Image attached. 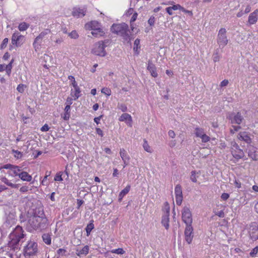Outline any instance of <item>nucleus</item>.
Returning <instances> with one entry per match:
<instances>
[{"mask_svg": "<svg viewBox=\"0 0 258 258\" xmlns=\"http://www.w3.org/2000/svg\"><path fill=\"white\" fill-rule=\"evenodd\" d=\"M25 234L22 227L17 226L10 234L9 247L15 250L19 248V242L24 237Z\"/></svg>", "mask_w": 258, "mask_h": 258, "instance_id": "1", "label": "nucleus"}, {"mask_svg": "<svg viewBox=\"0 0 258 258\" xmlns=\"http://www.w3.org/2000/svg\"><path fill=\"white\" fill-rule=\"evenodd\" d=\"M111 31L118 35H120L125 40L130 38V31L128 25L124 23L113 24L111 27Z\"/></svg>", "mask_w": 258, "mask_h": 258, "instance_id": "2", "label": "nucleus"}, {"mask_svg": "<svg viewBox=\"0 0 258 258\" xmlns=\"http://www.w3.org/2000/svg\"><path fill=\"white\" fill-rule=\"evenodd\" d=\"M46 221V218L44 217L43 213H42L39 216L34 214L33 216H31L28 223L33 229H37L39 228H43Z\"/></svg>", "mask_w": 258, "mask_h": 258, "instance_id": "3", "label": "nucleus"}, {"mask_svg": "<svg viewBox=\"0 0 258 258\" xmlns=\"http://www.w3.org/2000/svg\"><path fill=\"white\" fill-rule=\"evenodd\" d=\"M225 28H221L218 33L217 42L220 48H223L228 42Z\"/></svg>", "mask_w": 258, "mask_h": 258, "instance_id": "4", "label": "nucleus"}, {"mask_svg": "<svg viewBox=\"0 0 258 258\" xmlns=\"http://www.w3.org/2000/svg\"><path fill=\"white\" fill-rule=\"evenodd\" d=\"M37 252V244L32 241H29L24 248V255L26 257L35 255Z\"/></svg>", "mask_w": 258, "mask_h": 258, "instance_id": "5", "label": "nucleus"}, {"mask_svg": "<svg viewBox=\"0 0 258 258\" xmlns=\"http://www.w3.org/2000/svg\"><path fill=\"white\" fill-rule=\"evenodd\" d=\"M105 47V46L103 41H98L94 45L91 52L96 55L104 56L106 54Z\"/></svg>", "mask_w": 258, "mask_h": 258, "instance_id": "6", "label": "nucleus"}, {"mask_svg": "<svg viewBox=\"0 0 258 258\" xmlns=\"http://www.w3.org/2000/svg\"><path fill=\"white\" fill-rule=\"evenodd\" d=\"M230 151L233 157L236 159L242 158L244 156L243 150L240 149L238 144L234 141L231 142Z\"/></svg>", "mask_w": 258, "mask_h": 258, "instance_id": "7", "label": "nucleus"}, {"mask_svg": "<svg viewBox=\"0 0 258 258\" xmlns=\"http://www.w3.org/2000/svg\"><path fill=\"white\" fill-rule=\"evenodd\" d=\"M182 220L186 225H190L192 223V218L191 211L187 207H184L181 211Z\"/></svg>", "mask_w": 258, "mask_h": 258, "instance_id": "8", "label": "nucleus"}, {"mask_svg": "<svg viewBox=\"0 0 258 258\" xmlns=\"http://www.w3.org/2000/svg\"><path fill=\"white\" fill-rule=\"evenodd\" d=\"M24 42V37L18 32H15L12 37V43L17 47L20 46Z\"/></svg>", "mask_w": 258, "mask_h": 258, "instance_id": "9", "label": "nucleus"}, {"mask_svg": "<svg viewBox=\"0 0 258 258\" xmlns=\"http://www.w3.org/2000/svg\"><path fill=\"white\" fill-rule=\"evenodd\" d=\"M169 213L170 208L167 204L166 206L164 209V214L162 216L161 223L162 225L166 229H168L169 227Z\"/></svg>", "mask_w": 258, "mask_h": 258, "instance_id": "10", "label": "nucleus"}, {"mask_svg": "<svg viewBox=\"0 0 258 258\" xmlns=\"http://www.w3.org/2000/svg\"><path fill=\"white\" fill-rule=\"evenodd\" d=\"M194 229L191 225H186L184 230V237L185 241L190 244L192 242L194 237Z\"/></svg>", "mask_w": 258, "mask_h": 258, "instance_id": "11", "label": "nucleus"}, {"mask_svg": "<svg viewBox=\"0 0 258 258\" xmlns=\"http://www.w3.org/2000/svg\"><path fill=\"white\" fill-rule=\"evenodd\" d=\"M248 233L250 238L253 240L258 239V225L255 223H251L248 228Z\"/></svg>", "mask_w": 258, "mask_h": 258, "instance_id": "12", "label": "nucleus"}, {"mask_svg": "<svg viewBox=\"0 0 258 258\" xmlns=\"http://www.w3.org/2000/svg\"><path fill=\"white\" fill-rule=\"evenodd\" d=\"M174 191L176 204L179 206L181 204L183 200L181 186L179 184L176 185L175 187Z\"/></svg>", "mask_w": 258, "mask_h": 258, "instance_id": "13", "label": "nucleus"}, {"mask_svg": "<svg viewBox=\"0 0 258 258\" xmlns=\"http://www.w3.org/2000/svg\"><path fill=\"white\" fill-rule=\"evenodd\" d=\"M120 121H124L129 126H132L133 119L131 115L128 113H123L119 118Z\"/></svg>", "mask_w": 258, "mask_h": 258, "instance_id": "14", "label": "nucleus"}, {"mask_svg": "<svg viewBox=\"0 0 258 258\" xmlns=\"http://www.w3.org/2000/svg\"><path fill=\"white\" fill-rule=\"evenodd\" d=\"M86 13V9L85 8H75L72 12V15L76 17H83Z\"/></svg>", "mask_w": 258, "mask_h": 258, "instance_id": "15", "label": "nucleus"}, {"mask_svg": "<svg viewBox=\"0 0 258 258\" xmlns=\"http://www.w3.org/2000/svg\"><path fill=\"white\" fill-rule=\"evenodd\" d=\"M230 119L232 123H236L240 124L243 120V117L239 112L235 114H232L230 116Z\"/></svg>", "mask_w": 258, "mask_h": 258, "instance_id": "16", "label": "nucleus"}, {"mask_svg": "<svg viewBox=\"0 0 258 258\" xmlns=\"http://www.w3.org/2000/svg\"><path fill=\"white\" fill-rule=\"evenodd\" d=\"M21 170L20 167L14 165L12 168H11V170L9 171L8 174L12 177L19 176Z\"/></svg>", "mask_w": 258, "mask_h": 258, "instance_id": "17", "label": "nucleus"}, {"mask_svg": "<svg viewBox=\"0 0 258 258\" xmlns=\"http://www.w3.org/2000/svg\"><path fill=\"white\" fill-rule=\"evenodd\" d=\"M237 138L241 141H244L247 143H250L251 140L249 134L246 132H240L237 135Z\"/></svg>", "mask_w": 258, "mask_h": 258, "instance_id": "18", "label": "nucleus"}, {"mask_svg": "<svg viewBox=\"0 0 258 258\" xmlns=\"http://www.w3.org/2000/svg\"><path fill=\"white\" fill-rule=\"evenodd\" d=\"M147 70L150 72L152 77L156 78L158 76L156 68L155 65L153 64L151 61L148 62Z\"/></svg>", "mask_w": 258, "mask_h": 258, "instance_id": "19", "label": "nucleus"}, {"mask_svg": "<svg viewBox=\"0 0 258 258\" xmlns=\"http://www.w3.org/2000/svg\"><path fill=\"white\" fill-rule=\"evenodd\" d=\"M257 14L258 10H256L249 15L248 21L249 24H254L256 22L257 20Z\"/></svg>", "mask_w": 258, "mask_h": 258, "instance_id": "20", "label": "nucleus"}, {"mask_svg": "<svg viewBox=\"0 0 258 258\" xmlns=\"http://www.w3.org/2000/svg\"><path fill=\"white\" fill-rule=\"evenodd\" d=\"M99 23L96 21H91L85 25V28L87 29H91L92 31L96 30V29L100 27Z\"/></svg>", "mask_w": 258, "mask_h": 258, "instance_id": "21", "label": "nucleus"}, {"mask_svg": "<svg viewBox=\"0 0 258 258\" xmlns=\"http://www.w3.org/2000/svg\"><path fill=\"white\" fill-rule=\"evenodd\" d=\"M89 250V246L86 245L81 249H77L76 250V254L80 257L82 255H86L88 253Z\"/></svg>", "mask_w": 258, "mask_h": 258, "instance_id": "22", "label": "nucleus"}, {"mask_svg": "<svg viewBox=\"0 0 258 258\" xmlns=\"http://www.w3.org/2000/svg\"><path fill=\"white\" fill-rule=\"evenodd\" d=\"M23 181H30L32 180L31 175L26 171H21L19 176Z\"/></svg>", "mask_w": 258, "mask_h": 258, "instance_id": "23", "label": "nucleus"}, {"mask_svg": "<svg viewBox=\"0 0 258 258\" xmlns=\"http://www.w3.org/2000/svg\"><path fill=\"white\" fill-rule=\"evenodd\" d=\"M74 89H72L71 95L74 98V100L77 99L80 97V89L78 86L73 87Z\"/></svg>", "mask_w": 258, "mask_h": 258, "instance_id": "24", "label": "nucleus"}, {"mask_svg": "<svg viewBox=\"0 0 258 258\" xmlns=\"http://www.w3.org/2000/svg\"><path fill=\"white\" fill-rule=\"evenodd\" d=\"M119 154L122 161L130 160V156L124 149L121 148L120 149Z\"/></svg>", "mask_w": 258, "mask_h": 258, "instance_id": "25", "label": "nucleus"}, {"mask_svg": "<svg viewBox=\"0 0 258 258\" xmlns=\"http://www.w3.org/2000/svg\"><path fill=\"white\" fill-rule=\"evenodd\" d=\"M42 39L41 38L39 39V36L36 37L34 40V41L33 43V45L35 50L37 51L39 50L40 48V46L42 43Z\"/></svg>", "mask_w": 258, "mask_h": 258, "instance_id": "26", "label": "nucleus"}, {"mask_svg": "<svg viewBox=\"0 0 258 258\" xmlns=\"http://www.w3.org/2000/svg\"><path fill=\"white\" fill-rule=\"evenodd\" d=\"M91 34L95 37H99L103 36L105 33L103 30L101 29L100 27H99L96 30H93V31H92Z\"/></svg>", "mask_w": 258, "mask_h": 258, "instance_id": "27", "label": "nucleus"}, {"mask_svg": "<svg viewBox=\"0 0 258 258\" xmlns=\"http://www.w3.org/2000/svg\"><path fill=\"white\" fill-rule=\"evenodd\" d=\"M70 109L71 107H69V105H66L64 108V113L63 115H61V117L65 120H68L69 119L70 117Z\"/></svg>", "mask_w": 258, "mask_h": 258, "instance_id": "28", "label": "nucleus"}, {"mask_svg": "<svg viewBox=\"0 0 258 258\" xmlns=\"http://www.w3.org/2000/svg\"><path fill=\"white\" fill-rule=\"evenodd\" d=\"M131 186L127 185L123 190H122L119 194V199L121 200L123 197L126 195L130 190Z\"/></svg>", "mask_w": 258, "mask_h": 258, "instance_id": "29", "label": "nucleus"}, {"mask_svg": "<svg viewBox=\"0 0 258 258\" xmlns=\"http://www.w3.org/2000/svg\"><path fill=\"white\" fill-rule=\"evenodd\" d=\"M42 238L43 240L46 244L48 245H50L51 244V239L50 235L48 234H44L42 235Z\"/></svg>", "mask_w": 258, "mask_h": 258, "instance_id": "30", "label": "nucleus"}, {"mask_svg": "<svg viewBox=\"0 0 258 258\" xmlns=\"http://www.w3.org/2000/svg\"><path fill=\"white\" fill-rule=\"evenodd\" d=\"M255 150L254 148L252 147H250V149H249L248 151V156L253 160L256 159V154H255Z\"/></svg>", "mask_w": 258, "mask_h": 258, "instance_id": "31", "label": "nucleus"}, {"mask_svg": "<svg viewBox=\"0 0 258 258\" xmlns=\"http://www.w3.org/2000/svg\"><path fill=\"white\" fill-rule=\"evenodd\" d=\"M205 134V133L203 128L197 127L195 129V134L197 137L201 138Z\"/></svg>", "mask_w": 258, "mask_h": 258, "instance_id": "32", "label": "nucleus"}, {"mask_svg": "<svg viewBox=\"0 0 258 258\" xmlns=\"http://www.w3.org/2000/svg\"><path fill=\"white\" fill-rule=\"evenodd\" d=\"M144 149L148 153H152L153 150L150 146L148 144L147 141L146 140H144V144L143 145Z\"/></svg>", "mask_w": 258, "mask_h": 258, "instance_id": "33", "label": "nucleus"}, {"mask_svg": "<svg viewBox=\"0 0 258 258\" xmlns=\"http://www.w3.org/2000/svg\"><path fill=\"white\" fill-rule=\"evenodd\" d=\"M29 27V24L25 22L21 23L18 26V29L20 31L26 30Z\"/></svg>", "mask_w": 258, "mask_h": 258, "instance_id": "34", "label": "nucleus"}, {"mask_svg": "<svg viewBox=\"0 0 258 258\" xmlns=\"http://www.w3.org/2000/svg\"><path fill=\"white\" fill-rule=\"evenodd\" d=\"M94 226L93 222H90L89 224L87 225L86 227V231L87 233V235L89 236L90 234L91 231L93 229H94Z\"/></svg>", "mask_w": 258, "mask_h": 258, "instance_id": "35", "label": "nucleus"}, {"mask_svg": "<svg viewBox=\"0 0 258 258\" xmlns=\"http://www.w3.org/2000/svg\"><path fill=\"white\" fill-rule=\"evenodd\" d=\"M138 16V14L137 13H135L132 16L130 22H131V28L132 31H134L135 27L134 26L133 23L137 20Z\"/></svg>", "mask_w": 258, "mask_h": 258, "instance_id": "36", "label": "nucleus"}, {"mask_svg": "<svg viewBox=\"0 0 258 258\" xmlns=\"http://www.w3.org/2000/svg\"><path fill=\"white\" fill-rule=\"evenodd\" d=\"M63 174V172H57L54 178V180L56 181H61L63 180L62 175Z\"/></svg>", "mask_w": 258, "mask_h": 258, "instance_id": "37", "label": "nucleus"}, {"mask_svg": "<svg viewBox=\"0 0 258 258\" xmlns=\"http://www.w3.org/2000/svg\"><path fill=\"white\" fill-rule=\"evenodd\" d=\"M12 153L14 154V156L16 159H20L22 157L23 154L22 152L18 150H12Z\"/></svg>", "mask_w": 258, "mask_h": 258, "instance_id": "38", "label": "nucleus"}, {"mask_svg": "<svg viewBox=\"0 0 258 258\" xmlns=\"http://www.w3.org/2000/svg\"><path fill=\"white\" fill-rule=\"evenodd\" d=\"M50 33V30H49V29L44 30V31H42L38 35L39 39L40 38L42 39H43V38H44L45 37V36L49 34Z\"/></svg>", "mask_w": 258, "mask_h": 258, "instance_id": "39", "label": "nucleus"}, {"mask_svg": "<svg viewBox=\"0 0 258 258\" xmlns=\"http://www.w3.org/2000/svg\"><path fill=\"white\" fill-rule=\"evenodd\" d=\"M197 174H198V173L195 170L194 171H192L191 172V175H190V180L193 182H196L197 181V177H198V176H197Z\"/></svg>", "mask_w": 258, "mask_h": 258, "instance_id": "40", "label": "nucleus"}, {"mask_svg": "<svg viewBox=\"0 0 258 258\" xmlns=\"http://www.w3.org/2000/svg\"><path fill=\"white\" fill-rule=\"evenodd\" d=\"M101 93L108 96H109L111 94V91L110 89H109L108 88L104 87L102 89Z\"/></svg>", "mask_w": 258, "mask_h": 258, "instance_id": "41", "label": "nucleus"}, {"mask_svg": "<svg viewBox=\"0 0 258 258\" xmlns=\"http://www.w3.org/2000/svg\"><path fill=\"white\" fill-rule=\"evenodd\" d=\"M111 252L112 253H116V254H122L125 252L124 250L122 248H121L112 249L111 251Z\"/></svg>", "mask_w": 258, "mask_h": 258, "instance_id": "42", "label": "nucleus"}, {"mask_svg": "<svg viewBox=\"0 0 258 258\" xmlns=\"http://www.w3.org/2000/svg\"><path fill=\"white\" fill-rule=\"evenodd\" d=\"M12 62H11L8 65L6 66L5 70L7 75L9 76L11 73V70L12 68Z\"/></svg>", "mask_w": 258, "mask_h": 258, "instance_id": "43", "label": "nucleus"}, {"mask_svg": "<svg viewBox=\"0 0 258 258\" xmlns=\"http://www.w3.org/2000/svg\"><path fill=\"white\" fill-rule=\"evenodd\" d=\"M140 39H136L135 40L134 44V50L135 51H138V49L140 48Z\"/></svg>", "mask_w": 258, "mask_h": 258, "instance_id": "44", "label": "nucleus"}, {"mask_svg": "<svg viewBox=\"0 0 258 258\" xmlns=\"http://www.w3.org/2000/svg\"><path fill=\"white\" fill-rule=\"evenodd\" d=\"M182 7L179 4L173 5V6L171 7V8L173 11H176V10L181 11L182 9Z\"/></svg>", "mask_w": 258, "mask_h": 258, "instance_id": "45", "label": "nucleus"}, {"mask_svg": "<svg viewBox=\"0 0 258 258\" xmlns=\"http://www.w3.org/2000/svg\"><path fill=\"white\" fill-rule=\"evenodd\" d=\"M71 38L76 39L78 37V34L76 31H73L69 34Z\"/></svg>", "mask_w": 258, "mask_h": 258, "instance_id": "46", "label": "nucleus"}, {"mask_svg": "<svg viewBox=\"0 0 258 258\" xmlns=\"http://www.w3.org/2000/svg\"><path fill=\"white\" fill-rule=\"evenodd\" d=\"M68 78L72 82V85L73 86V87L78 86L77 83L76 82L75 78L73 76H69Z\"/></svg>", "mask_w": 258, "mask_h": 258, "instance_id": "47", "label": "nucleus"}, {"mask_svg": "<svg viewBox=\"0 0 258 258\" xmlns=\"http://www.w3.org/2000/svg\"><path fill=\"white\" fill-rule=\"evenodd\" d=\"M118 108L119 109H120L122 112H125L127 110V106L124 104H118Z\"/></svg>", "mask_w": 258, "mask_h": 258, "instance_id": "48", "label": "nucleus"}, {"mask_svg": "<svg viewBox=\"0 0 258 258\" xmlns=\"http://www.w3.org/2000/svg\"><path fill=\"white\" fill-rule=\"evenodd\" d=\"M8 40H9L7 38H5L3 40L2 43L1 45V48L2 49L5 48L7 46L8 43Z\"/></svg>", "mask_w": 258, "mask_h": 258, "instance_id": "49", "label": "nucleus"}, {"mask_svg": "<svg viewBox=\"0 0 258 258\" xmlns=\"http://www.w3.org/2000/svg\"><path fill=\"white\" fill-rule=\"evenodd\" d=\"M257 252H258V247H255L251 251V252H250V255L252 257H254L256 255V254L257 253Z\"/></svg>", "mask_w": 258, "mask_h": 258, "instance_id": "50", "label": "nucleus"}, {"mask_svg": "<svg viewBox=\"0 0 258 258\" xmlns=\"http://www.w3.org/2000/svg\"><path fill=\"white\" fill-rule=\"evenodd\" d=\"M240 128V126H232V127L230 129V133L231 134H234L235 132H237Z\"/></svg>", "mask_w": 258, "mask_h": 258, "instance_id": "51", "label": "nucleus"}, {"mask_svg": "<svg viewBox=\"0 0 258 258\" xmlns=\"http://www.w3.org/2000/svg\"><path fill=\"white\" fill-rule=\"evenodd\" d=\"M17 90L20 93H23L24 91V85L23 84H19L17 87Z\"/></svg>", "mask_w": 258, "mask_h": 258, "instance_id": "52", "label": "nucleus"}, {"mask_svg": "<svg viewBox=\"0 0 258 258\" xmlns=\"http://www.w3.org/2000/svg\"><path fill=\"white\" fill-rule=\"evenodd\" d=\"M202 141L204 143H206L210 140V137L208 136L206 134L204 135L203 137L201 138Z\"/></svg>", "mask_w": 258, "mask_h": 258, "instance_id": "53", "label": "nucleus"}, {"mask_svg": "<svg viewBox=\"0 0 258 258\" xmlns=\"http://www.w3.org/2000/svg\"><path fill=\"white\" fill-rule=\"evenodd\" d=\"M155 17H153V16H152L148 20V24L150 25V26H153L154 25V23H155Z\"/></svg>", "mask_w": 258, "mask_h": 258, "instance_id": "54", "label": "nucleus"}, {"mask_svg": "<svg viewBox=\"0 0 258 258\" xmlns=\"http://www.w3.org/2000/svg\"><path fill=\"white\" fill-rule=\"evenodd\" d=\"M229 198V195L227 193H223L221 196V198L224 200L226 201Z\"/></svg>", "mask_w": 258, "mask_h": 258, "instance_id": "55", "label": "nucleus"}, {"mask_svg": "<svg viewBox=\"0 0 258 258\" xmlns=\"http://www.w3.org/2000/svg\"><path fill=\"white\" fill-rule=\"evenodd\" d=\"M29 190V187L27 186H23L20 188V191L21 192H26Z\"/></svg>", "mask_w": 258, "mask_h": 258, "instance_id": "56", "label": "nucleus"}, {"mask_svg": "<svg viewBox=\"0 0 258 258\" xmlns=\"http://www.w3.org/2000/svg\"><path fill=\"white\" fill-rule=\"evenodd\" d=\"M181 11L183 12L184 13H186V14H188L190 16H192L193 15L192 12L191 11L186 10L183 7H182V9H181Z\"/></svg>", "mask_w": 258, "mask_h": 258, "instance_id": "57", "label": "nucleus"}, {"mask_svg": "<svg viewBox=\"0 0 258 258\" xmlns=\"http://www.w3.org/2000/svg\"><path fill=\"white\" fill-rule=\"evenodd\" d=\"M96 133L100 137H102L104 136V134L102 130L100 128H96Z\"/></svg>", "mask_w": 258, "mask_h": 258, "instance_id": "58", "label": "nucleus"}, {"mask_svg": "<svg viewBox=\"0 0 258 258\" xmlns=\"http://www.w3.org/2000/svg\"><path fill=\"white\" fill-rule=\"evenodd\" d=\"M234 185L236 187H237L238 188H239L241 187V183L238 180L235 179L234 180Z\"/></svg>", "mask_w": 258, "mask_h": 258, "instance_id": "59", "label": "nucleus"}, {"mask_svg": "<svg viewBox=\"0 0 258 258\" xmlns=\"http://www.w3.org/2000/svg\"><path fill=\"white\" fill-rule=\"evenodd\" d=\"M73 103V99L71 97H68L67 99L66 104V105H69V107H70L71 105Z\"/></svg>", "mask_w": 258, "mask_h": 258, "instance_id": "60", "label": "nucleus"}, {"mask_svg": "<svg viewBox=\"0 0 258 258\" xmlns=\"http://www.w3.org/2000/svg\"><path fill=\"white\" fill-rule=\"evenodd\" d=\"M228 83H229L228 80H224L223 81H222L221 82L220 86L221 87H225V86L228 85Z\"/></svg>", "mask_w": 258, "mask_h": 258, "instance_id": "61", "label": "nucleus"}, {"mask_svg": "<svg viewBox=\"0 0 258 258\" xmlns=\"http://www.w3.org/2000/svg\"><path fill=\"white\" fill-rule=\"evenodd\" d=\"M66 252V250L64 249L63 248H59L57 250V253L59 255H64L65 254V252Z\"/></svg>", "mask_w": 258, "mask_h": 258, "instance_id": "62", "label": "nucleus"}, {"mask_svg": "<svg viewBox=\"0 0 258 258\" xmlns=\"http://www.w3.org/2000/svg\"><path fill=\"white\" fill-rule=\"evenodd\" d=\"M49 127L47 124H45L41 128V131L42 132H47L49 130Z\"/></svg>", "mask_w": 258, "mask_h": 258, "instance_id": "63", "label": "nucleus"}, {"mask_svg": "<svg viewBox=\"0 0 258 258\" xmlns=\"http://www.w3.org/2000/svg\"><path fill=\"white\" fill-rule=\"evenodd\" d=\"M220 57L218 54V53H215L213 55V61L214 62H217L219 60Z\"/></svg>", "mask_w": 258, "mask_h": 258, "instance_id": "64", "label": "nucleus"}]
</instances>
